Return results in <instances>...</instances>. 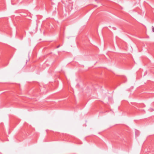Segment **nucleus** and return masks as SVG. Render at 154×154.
I'll use <instances>...</instances> for the list:
<instances>
[{"label": "nucleus", "instance_id": "1", "mask_svg": "<svg viewBox=\"0 0 154 154\" xmlns=\"http://www.w3.org/2000/svg\"><path fill=\"white\" fill-rule=\"evenodd\" d=\"M149 110L150 111H151V112L154 110V109H152L151 108Z\"/></svg>", "mask_w": 154, "mask_h": 154}, {"label": "nucleus", "instance_id": "2", "mask_svg": "<svg viewBox=\"0 0 154 154\" xmlns=\"http://www.w3.org/2000/svg\"><path fill=\"white\" fill-rule=\"evenodd\" d=\"M152 30L153 32H154V27L152 26Z\"/></svg>", "mask_w": 154, "mask_h": 154}, {"label": "nucleus", "instance_id": "3", "mask_svg": "<svg viewBox=\"0 0 154 154\" xmlns=\"http://www.w3.org/2000/svg\"><path fill=\"white\" fill-rule=\"evenodd\" d=\"M59 47H60V45H59L57 47V48H59Z\"/></svg>", "mask_w": 154, "mask_h": 154}]
</instances>
